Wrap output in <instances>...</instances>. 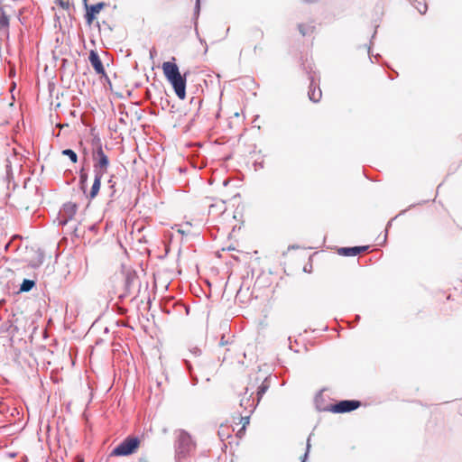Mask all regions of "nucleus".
Returning a JSON list of instances; mask_svg holds the SVG:
<instances>
[{
    "label": "nucleus",
    "mask_w": 462,
    "mask_h": 462,
    "mask_svg": "<svg viewBox=\"0 0 462 462\" xmlns=\"http://www.w3.org/2000/svg\"><path fill=\"white\" fill-rule=\"evenodd\" d=\"M189 353L190 355H192L194 357H199L201 356V349L198 346H193L191 348H189Z\"/></svg>",
    "instance_id": "b1692460"
},
{
    "label": "nucleus",
    "mask_w": 462,
    "mask_h": 462,
    "mask_svg": "<svg viewBox=\"0 0 462 462\" xmlns=\"http://www.w3.org/2000/svg\"><path fill=\"white\" fill-rule=\"evenodd\" d=\"M140 446V439L137 437H127L112 451V457H125L134 454Z\"/></svg>",
    "instance_id": "f03ea898"
},
{
    "label": "nucleus",
    "mask_w": 462,
    "mask_h": 462,
    "mask_svg": "<svg viewBox=\"0 0 462 462\" xmlns=\"http://www.w3.org/2000/svg\"><path fill=\"white\" fill-rule=\"evenodd\" d=\"M227 344H228V341L225 339V336L223 335L221 339H220L219 346H226Z\"/></svg>",
    "instance_id": "c756f323"
},
{
    "label": "nucleus",
    "mask_w": 462,
    "mask_h": 462,
    "mask_svg": "<svg viewBox=\"0 0 462 462\" xmlns=\"http://www.w3.org/2000/svg\"><path fill=\"white\" fill-rule=\"evenodd\" d=\"M138 462H149L146 457H141L138 458Z\"/></svg>",
    "instance_id": "7c9ffc66"
},
{
    "label": "nucleus",
    "mask_w": 462,
    "mask_h": 462,
    "mask_svg": "<svg viewBox=\"0 0 462 462\" xmlns=\"http://www.w3.org/2000/svg\"><path fill=\"white\" fill-rule=\"evenodd\" d=\"M361 405L359 401L344 400L331 404L328 411L334 413H344L356 410Z\"/></svg>",
    "instance_id": "39448f33"
},
{
    "label": "nucleus",
    "mask_w": 462,
    "mask_h": 462,
    "mask_svg": "<svg viewBox=\"0 0 462 462\" xmlns=\"http://www.w3.org/2000/svg\"><path fill=\"white\" fill-rule=\"evenodd\" d=\"M108 184H109V189H111V193L109 194V197L114 198L116 195V189H115L116 182L113 180V177H111L109 179Z\"/></svg>",
    "instance_id": "5701e85b"
},
{
    "label": "nucleus",
    "mask_w": 462,
    "mask_h": 462,
    "mask_svg": "<svg viewBox=\"0 0 462 462\" xmlns=\"http://www.w3.org/2000/svg\"><path fill=\"white\" fill-rule=\"evenodd\" d=\"M61 154L64 155V156H68L69 158V160L73 162V163H76L78 162V155L77 153L71 150V149H64L62 150L61 152Z\"/></svg>",
    "instance_id": "f3484780"
},
{
    "label": "nucleus",
    "mask_w": 462,
    "mask_h": 462,
    "mask_svg": "<svg viewBox=\"0 0 462 462\" xmlns=\"http://www.w3.org/2000/svg\"><path fill=\"white\" fill-rule=\"evenodd\" d=\"M199 10H200V0H196V5H195V15H196V17H198L199 14Z\"/></svg>",
    "instance_id": "bb28decb"
},
{
    "label": "nucleus",
    "mask_w": 462,
    "mask_h": 462,
    "mask_svg": "<svg viewBox=\"0 0 462 462\" xmlns=\"http://www.w3.org/2000/svg\"><path fill=\"white\" fill-rule=\"evenodd\" d=\"M59 5L63 8V9H69V1H64V0H60L59 1Z\"/></svg>",
    "instance_id": "a878e982"
},
{
    "label": "nucleus",
    "mask_w": 462,
    "mask_h": 462,
    "mask_svg": "<svg viewBox=\"0 0 462 462\" xmlns=\"http://www.w3.org/2000/svg\"><path fill=\"white\" fill-rule=\"evenodd\" d=\"M226 210V202L218 199L208 206V213L213 216H220Z\"/></svg>",
    "instance_id": "ddd939ff"
},
{
    "label": "nucleus",
    "mask_w": 462,
    "mask_h": 462,
    "mask_svg": "<svg viewBox=\"0 0 462 462\" xmlns=\"http://www.w3.org/2000/svg\"><path fill=\"white\" fill-rule=\"evenodd\" d=\"M35 285V282L29 279H24L20 286V291H30Z\"/></svg>",
    "instance_id": "dca6fc26"
},
{
    "label": "nucleus",
    "mask_w": 462,
    "mask_h": 462,
    "mask_svg": "<svg viewBox=\"0 0 462 462\" xmlns=\"http://www.w3.org/2000/svg\"><path fill=\"white\" fill-rule=\"evenodd\" d=\"M368 246H352V247H341L338 249V253L344 256H356L362 252H365Z\"/></svg>",
    "instance_id": "9b49d317"
},
{
    "label": "nucleus",
    "mask_w": 462,
    "mask_h": 462,
    "mask_svg": "<svg viewBox=\"0 0 462 462\" xmlns=\"http://www.w3.org/2000/svg\"><path fill=\"white\" fill-rule=\"evenodd\" d=\"M88 60L97 74H105L103 63L96 51H90Z\"/></svg>",
    "instance_id": "6e6552de"
},
{
    "label": "nucleus",
    "mask_w": 462,
    "mask_h": 462,
    "mask_svg": "<svg viewBox=\"0 0 462 462\" xmlns=\"http://www.w3.org/2000/svg\"><path fill=\"white\" fill-rule=\"evenodd\" d=\"M153 53H155V50L154 49L150 51V55H151L152 58L153 57Z\"/></svg>",
    "instance_id": "2f4dec72"
},
{
    "label": "nucleus",
    "mask_w": 462,
    "mask_h": 462,
    "mask_svg": "<svg viewBox=\"0 0 462 462\" xmlns=\"http://www.w3.org/2000/svg\"><path fill=\"white\" fill-rule=\"evenodd\" d=\"M195 31H196V34L199 36V31H198V29L196 28V29H195Z\"/></svg>",
    "instance_id": "72a5a7b5"
},
{
    "label": "nucleus",
    "mask_w": 462,
    "mask_h": 462,
    "mask_svg": "<svg viewBox=\"0 0 462 462\" xmlns=\"http://www.w3.org/2000/svg\"><path fill=\"white\" fill-rule=\"evenodd\" d=\"M411 4L421 14H425L428 9L427 4H421L420 2L417 1H414Z\"/></svg>",
    "instance_id": "412c9836"
},
{
    "label": "nucleus",
    "mask_w": 462,
    "mask_h": 462,
    "mask_svg": "<svg viewBox=\"0 0 462 462\" xmlns=\"http://www.w3.org/2000/svg\"><path fill=\"white\" fill-rule=\"evenodd\" d=\"M93 171L105 174L109 165L107 155L104 152L100 140L96 143V149L93 152Z\"/></svg>",
    "instance_id": "7ed1b4c3"
},
{
    "label": "nucleus",
    "mask_w": 462,
    "mask_h": 462,
    "mask_svg": "<svg viewBox=\"0 0 462 462\" xmlns=\"http://www.w3.org/2000/svg\"><path fill=\"white\" fill-rule=\"evenodd\" d=\"M298 27H299V31H300V32L301 33L302 36L310 34V32H312V31L314 29L313 26L304 25V24H301V23H300Z\"/></svg>",
    "instance_id": "6ab92c4d"
},
{
    "label": "nucleus",
    "mask_w": 462,
    "mask_h": 462,
    "mask_svg": "<svg viewBox=\"0 0 462 462\" xmlns=\"http://www.w3.org/2000/svg\"><path fill=\"white\" fill-rule=\"evenodd\" d=\"M183 362L186 365L187 370L189 373L192 385H196L199 382V379H198L197 375L192 373V365H191L190 361L188 358H184Z\"/></svg>",
    "instance_id": "4468645a"
},
{
    "label": "nucleus",
    "mask_w": 462,
    "mask_h": 462,
    "mask_svg": "<svg viewBox=\"0 0 462 462\" xmlns=\"http://www.w3.org/2000/svg\"><path fill=\"white\" fill-rule=\"evenodd\" d=\"M247 393L248 389L246 388L244 395L240 399V407L243 408L245 412L252 414L258 403L257 402H255L254 399L252 398L253 393L247 396Z\"/></svg>",
    "instance_id": "0eeeda50"
},
{
    "label": "nucleus",
    "mask_w": 462,
    "mask_h": 462,
    "mask_svg": "<svg viewBox=\"0 0 462 462\" xmlns=\"http://www.w3.org/2000/svg\"><path fill=\"white\" fill-rule=\"evenodd\" d=\"M223 426L220 427V429H222ZM218 435L220 438H225V437H229V433H225V431H223L222 430H218Z\"/></svg>",
    "instance_id": "c85d7f7f"
},
{
    "label": "nucleus",
    "mask_w": 462,
    "mask_h": 462,
    "mask_svg": "<svg viewBox=\"0 0 462 462\" xmlns=\"http://www.w3.org/2000/svg\"><path fill=\"white\" fill-rule=\"evenodd\" d=\"M106 5V4L104 2H99L96 5H89L88 4H86L84 5L85 9H86V14H85L86 23L88 25H91L96 18V14H97Z\"/></svg>",
    "instance_id": "423d86ee"
},
{
    "label": "nucleus",
    "mask_w": 462,
    "mask_h": 462,
    "mask_svg": "<svg viewBox=\"0 0 462 462\" xmlns=\"http://www.w3.org/2000/svg\"><path fill=\"white\" fill-rule=\"evenodd\" d=\"M192 448L193 442L190 435L185 430H180L175 444L178 457H186Z\"/></svg>",
    "instance_id": "20e7f679"
},
{
    "label": "nucleus",
    "mask_w": 462,
    "mask_h": 462,
    "mask_svg": "<svg viewBox=\"0 0 462 462\" xmlns=\"http://www.w3.org/2000/svg\"><path fill=\"white\" fill-rule=\"evenodd\" d=\"M103 176H104V174L98 173V171L94 172V182L92 184L90 192L88 195V198L89 199H93L97 196L99 189H100L101 180H102Z\"/></svg>",
    "instance_id": "f8f14e48"
},
{
    "label": "nucleus",
    "mask_w": 462,
    "mask_h": 462,
    "mask_svg": "<svg viewBox=\"0 0 462 462\" xmlns=\"http://www.w3.org/2000/svg\"><path fill=\"white\" fill-rule=\"evenodd\" d=\"M83 4H84V5H85L86 4H88V0H83Z\"/></svg>",
    "instance_id": "473e14b6"
},
{
    "label": "nucleus",
    "mask_w": 462,
    "mask_h": 462,
    "mask_svg": "<svg viewBox=\"0 0 462 462\" xmlns=\"http://www.w3.org/2000/svg\"><path fill=\"white\" fill-rule=\"evenodd\" d=\"M310 448V439H308L306 452H305V454L302 457L301 462H306V459H307V457L309 456Z\"/></svg>",
    "instance_id": "393cba45"
},
{
    "label": "nucleus",
    "mask_w": 462,
    "mask_h": 462,
    "mask_svg": "<svg viewBox=\"0 0 462 462\" xmlns=\"http://www.w3.org/2000/svg\"><path fill=\"white\" fill-rule=\"evenodd\" d=\"M76 211H77L76 204H73V203L64 204V206L61 209V215L64 219L61 220V224L62 225L67 224L68 221L70 220L73 217V216L76 214Z\"/></svg>",
    "instance_id": "1a4fd4ad"
},
{
    "label": "nucleus",
    "mask_w": 462,
    "mask_h": 462,
    "mask_svg": "<svg viewBox=\"0 0 462 462\" xmlns=\"http://www.w3.org/2000/svg\"><path fill=\"white\" fill-rule=\"evenodd\" d=\"M97 27L99 28V30L101 29V26L107 27L109 31H111V30H112V29H111V27H110V25H109L106 22H105V21H104V22H102V24H100V23H98V22H97Z\"/></svg>",
    "instance_id": "cd10ccee"
},
{
    "label": "nucleus",
    "mask_w": 462,
    "mask_h": 462,
    "mask_svg": "<svg viewBox=\"0 0 462 462\" xmlns=\"http://www.w3.org/2000/svg\"><path fill=\"white\" fill-rule=\"evenodd\" d=\"M308 96H309V98L314 103L319 102L322 96V92H321L319 87V86L316 87L314 84L313 77H310V84L309 87Z\"/></svg>",
    "instance_id": "9d476101"
},
{
    "label": "nucleus",
    "mask_w": 462,
    "mask_h": 462,
    "mask_svg": "<svg viewBox=\"0 0 462 462\" xmlns=\"http://www.w3.org/2000/svg\"><path fill=\"white\" fill-rule=\"evenodd\" d=\"M88 175L84 168L79 171V186L83 192L86 191V186L88 182Z\"/></svg>",
    "instance_id": "2eb2a0df"
},
{
    "label": "nucleus",
    "mask_w": 462,
    "mask_h": 462,
    "mask_svg": "<svg viewBox=\"0 0 462 462\" xmlns=\"http://www.w3.org/2000/svg\"><path fill=\"white\" fill-rule=\"evenodd\" d=\"M268 387H269L268 384H266L264 382L258 387V390H257V403H259L261 398L266 393Z\"/></svg>",
    "instance_id": "aec40b11"
},
{
    "label": "nucleus",
    "mask_w": 462,
    "mask_h": 462,
    "mask_svg": "<svg viewBox=\"0 0 462 462\" xmlns=\"http://www.w3.org/2000/svg\"><path fill=\"white\" fill-rule=\"evenodd\" d=\"M250 416L251 414H249V412H245L244 415H241V421L243 422V427L242 429L239 430V432L245 429L246 425L249 424V421H250Z\"/></svg>",
    "instance_id": "4be33fe9"
},
{
    "label": "nucleus",
    "mask_w": 462,
    "mask_h": 462,
    "mask_svg": "<svg viewBox=\"0 0 462 462\" xmlns=\"http://www.w3.org/2000/svg\"><path fill=\"white\" fill-rule=\"evenodd\" d=\"M163 73L171 84L176 96L183 100L186 97V74L181 75L176 63L166 61L162 64Z\"/></svg>",
    "instance_id": "f257e3e1"
},
{
    "label": "nucleus",
    "mask_w": 462,
    "mask_h": 462,
    "mask_svg": "<svg viewBox=\"0 0 462 462\" xmlns=\"http://www.w3.org/2000/svg\"><path fill=\"white\" fill-rule=\"evenodd\" d=\"M9 26V18L3 11L0 9V30L4 28H7Z\"/></svg>",
    "instance_id": "a211bd4d"
}]
</instances>
